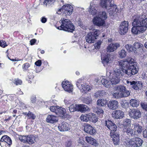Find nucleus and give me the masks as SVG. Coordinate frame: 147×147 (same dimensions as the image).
<instances>
[{"instance_id": "53", "label": "nucleus", "mask_w": 147, "mask_h": 147, "mask_svg": "<svg viewBox=\"0 0 147 147\" xmlns=\"http://www.w3.org/2000/svg\"><path fill=\"white\" fill-rule=\"evenodd\" d=\"M136 87L135 88L136 90L141 89L142 86V83L141 82H135Z\"/></svg>"}, {"instance_id": "37", "label": "nucleus", "mask_w": 147, "mask_h": 147, "mask_svg": "<svg viewBox=\"0 0 147 147\" xmlns=\"http://www.w3.org/2000/svg\"><path fill=\"white\" fill-rule=\"evenodd\" d=\"M124 130V131L126 132L129 136H132L134 135L135 134H134L133 129L129 127L127 129L126 128H125Z\"/></svg>"}, {"instance_id": "45", "label": "nucleus", "mask_w": 147, "mask_h": 147, "mask_svg": "<svg viewBox=\"0 0 147 147\" xmlns=\"http://www.w3.org/2000/svg\"><path fill=\"white\" fill-rule=\"evenodd\" d=\"M77 104H74L70 105L68 107L69 111L71 112H72L77 111L76 106H77Z\"/></svg>"}, {"instance_id": "16", "label": "nucleus", "mask_w": 147, "mask_h": 147, "mask_svg": "<svg viewBox=\"0 0 147 147\" xmlns=\"http://www.w3.org/2000/svg\"><path fill=\"white\" fill-rule=\"evenodd\" d=\"M106 126L111 131H115L117 127L116 125L111 121H105Z\"/></svg>"}, {"instance_id": "56", "label": "nucleus", "mask_w": 147, "mask_h": 147, "mask_svg": "<svg viewBox=\"0 0 147 147\" xmlns=\"http://www.w3.org/2000/svg\"><path fill=\"white\" fill-rule=\"evenodd\" d=\"M13 82L16 85H21L22 83L21 80L17 78L15 79L13 81Z\"/></svg>"}, {"instance_id": "47", "label": "nucleus", "mask_w": 147, "mask_h": 147, "mask_svg": "<svg viewBox=\"0 0 147 147\" xmlns=\"http://www.w3.org/2000/svg\"><path fill=\"white\" fill-rule=\"evenodd\" d=\"M90 120H91L92 122L93 123H95L98 121V118L96 115L93 113L90 114Z\"/></svg>"}, {"instance_id": "27", "label": "nucleus", "mask_w": 147, "mask_h": 147, "mask_svg": "<svg viewBox=\"0 0 147 147\" xmlns=\"http://www.w3.org/2000/svg\"><path fill=\"white\" fill-rule=\"evenodd\" d=\"M38 140V137L33 135H28L27 143L29 144H32L37 142Z\"/></svg>"}, {"instance_id": "46", "label": "nucleus", "mask_w": 147, "mask_h": 147, "mask_svg": "<svg viewBox=\"0 0 147 147\" xmlns=\"http://www.w3.org/2000/svg\"><path fill=\"white\" fill-rule=\"evenodd\" d=\"M28 136H19V139L20 141L24 142L26 143L27 141Z\"/></svg>"}, {"instance_id": "24", "label": "nucleus", "mask_w": 147, "mask_h": 147, "mask_svg": "<svg viewBox=\"0 0 147 147\" xmlns=\"http://www.w3.org/2000/svg\"><path fill=\"white\" fill-rule=\"evenodd\" d=\"M125 74L124 70L119 67H117L114 71L113 75L120 78Z\"/></svg>"}, {"instance_id": "13", "label": "nucleus", "mask_w": 147, "mask_h": 147, "mask_svg": "<svg viewBox=\"0 0 147 147\" xmlns=\"http://www.w3.org/2000/svg\"><path fill=\"white\" fill-rule=\"evenodd\" d=\"M97 9L98 8L96 5L93 2L91 3L89 9L90 13L92 15H98L100 12H98Z\"/></svg>"}, {"instance_id": "32", "label": "nucleus", "mask_w": 147, "mask_h": 147, "mask_svg": "<svg viewBox=\"0 0 147 147\" xmlns=\"http://www.w3.org/2000/svg\"><path fill=\"white\" fill-rule=\"evenodd\" d=\"M135 48L138 51L140 52H142L143 51V45L138 42H135L134 44Z\"/></svg>"}, {"instance_id": "19", "label": "nucleus", "mask_w": 147, "mask_h": 147, "mask_svg": "<svg viewBox=\"0 0 147 147\" xmlns=\"http://www.w3.org/2000/svg\"><path fill=\"white\" fill-rule=\"evenodd\" d=\"M110 136L113 139L115 145L118 144L119 142V135L117 132H111Z\"/></svg>"}, {"instance_id": "58", "label": "nucleus", "mask_w": 147, "mask_h": 147, "mask_svg": "<svg viewBox=\"0 0 147 147\" xmlns=\"http://www.w3.org/2000/svg\"><path fill=\"white\" fill-rule=\"evenodd\" d=\"M58 107V106H51L50 107V109L51 111L54 112L56 113V110Z\"/></svg>"}, {"instance_id": "11", "label": "nucleus", "mask_w": 147, "mask_h": 147, "mask_svg": "<svg viewBox=\"0 0 147 147\" xmlns=\"http://www.w3.org/2000/svg\"><path fill=\"white\" fill-rule=\"evenodd\" d=\"M128 29V22L126 21H123L121 23L119 26V32L121 34L124 35L127 32Z\"/></svg>"}, {"instance_id": "7", "label": "nucleus", "mask_w": 147, "mask_h": 147, "mask_svg": "<svg viewBox=\"0 0 147 147\" xmlns=\"http://www.w3.org/2000/svg\"><path fill=\"white\" fill-rule=\"evenodd\" d=\"M12 143L11 138L7 135L3 136L0 140V145L2 147H10Z\"/></svg>"}, {"instance_id": "26", "label": "nucleus", "mask_w": 147, "mask_h": 147, "mask_svg": "<svg viewBox=\"0 0 147 147\" xmlns=\"http://www.w3.org/2000/svg\"><path fill=\"white\" fill-rule=\"evenodd\" d=\"M133 125L134 127V134H141L143 130L142 127L138 123H134Z\"/></svg>"}, {"instance_id": "10", "label": "nucleus", "mask_w": 147, "mask_h": 147, "mask_svg": "<svg viewBox=\"0 0 147 147\" xmlns=\"http://www.w3.org/2000/svg\"><path fill=\"white\" fill-rule=\"evenodd\" d=\"M73 7L70 5L67 4L64 5L63 6L62 11L63 12V16H69L72 14L73 12Z\"/></svg>"}, {"instance_id": "60", "label": "nucleus", "mask_w": 147, "mask_h": 147, "mask_svg": "<svg viewBox=\"0 0 147 147\" xmlns=\"http://www.w3.org/2000/svg\"><path fill=\"white\" fill-rule=\"evenodd\" d=\"M54 0H45L44 1L43 3L45 6H47V4H51L52 2Z\"/></svg>"}, {"instance_id": "4", "label": "nucleus", "mask_w": 147, "mask_h": 147, "mask_svg": "<svg viewBox=\"0 0 147 147\" xmlns=\"http://www.w3.org/2000/svg\"><path fill=\"white\" fill-rule=\"evenodd\" d=\"M57 28L59 30H63L69 32H72L74 27L71 22L68 19L62 18L56 25Z\"/></svg>"}, {"instance_id": "42", "label": "nucleus", "mask_w": 147, "mask_h": 147, "mask_svg": "<svg viewBox=\"0 0 147 147\" xmlns=\"http://www.w3.org/2000/svg\"><path fill=\"white\" fill-rule=\"evenodd\" d=\"M23 114L24 115H26L28 117V119H34L36 117L35 115L30 111L28 113L27 112H24Z\"/></svg>"}, {"instance_id": "44", "label": "nucleus", "mask_w": 147, "mask_h": 147, "mask_svg": "<svg viewBox=\"0 0 147 147\" xmlns=\"http://www.w3.org/2000/svg\"><path fill=\"white\" fill-rule=\"evenodd\" d=\"M104 111L101 108H97L96 113L98 114L99 117L101 118L103 117L104 114Z\"/></svg>"}, {"instance_id": "15", "label": "nucleus", "mask_w": 147, "mask_h": 147, "mask_svg": "<svg viewBox=\"0 0 147 147\" xmlns=\"http://www.w3.org/2000/svg\"><path fill=\"white\" fill-rule=\"evenodd\" d=\"M84 129L86 133L92 135H95L96 132V129L89 124L85 125Z\"/></svg>"}, {"instance_id": "22", "label": "nucleus", "mask_w": 147, "mask_h": 147, "mask_svg": "<svg viewBox=\"0 0 147 147\" xmlns=\"http://www.w3.org/2000/svg\"><path fill=\"white\" fill-rule=\"evenodd\" d=\"M118 102L116 100H111L107 103V106L110 109L114 110L118 108Z\"/></svg>"}, {"instance_id": "57", "label": "nucleus", "mask_w": 147, "mask_h": 147, "mask_svg": "<svg viewBox=\"0 0 147 147\" xmlns=\"http://www.w3.org/2000/svg\"><path fill=\"white\" fill-rule=\"evenodd\" d=\"M102 43L101 40L98 41L96 43H95L94 45V47L95 49H99L100 47V46Z\"/></svg>"}, {"instance_id": "54", "label": "nucleus", "mask_w": 147, "mask_h": 147, "mask_svg": "<svg viewBox=\"0 0 147 147\" xmlns=\"http://www.w3.org/2000/svg\"><path fill=\"white\" fill-rule=\"evenodd\" d=\"M127 83L128 84H129L132 87L133 89L136 90V88H135L136 87V86L135 81H134L132 82H129L127 80Z\"/></svg>"}, {"instance_id": "50", "label": "nucleus", "mask_w": 147, "mask_h": 147, "mask_svg": "<svg viewBox=\"0 0 147 147\" xmlns=\"http://www.w3.org/2000/svg\"><path fill=\"white\" fill-rule=\"evenodd\" d=\"M30 66V64L28 63H26L22 65V69L24 71H26L28 70V68Z\"/></svg>"}, {"instance_id": "49", "label": "nucleus", "mask_w": 147, "mask_h": 147, "mask_svg": "<svg viewBox=\"0 0 147 147\" xmlns=\"http://www.w3.org/2000/svg\"><path fill=\"white\" fill-rule=\"evenodd\" d=\"M104 92V91L103 90L98 91L94 93V96L95 97L97 98L100 96H103V93Z\"/></svg>"}, {"instance_id": "2", "label": "nucleus", "mask_w": 147, "mask_h": 147, "mask_svg": "<svg viewBox=\"0 0 147 147\" xmlns=\"http://www.w3.org/2000/svg\"><path fill=\"white\" fill-rule=\"evenodd\" d=\"M144 18V16L140 15L134 19L132 23L133 27L131 29L133 33L136 35L146 31L147 29V18Z\"/></svg>"}, {"instance_id": "51", "label": "nucleus", "mask_w": 147, "mask_h": 147, "mask_svg": "<svg viewBox=\"0 0 147 147\" xmlns=\"http://www.w3.org/2000/svg\"><path fill=\"white\" fill-rule=\"evenodd\" d=\"M130 94L129 92L127 90L126 88L125 91L121 94V97H126L128 96Z\"/></svg>"}, {"instance_id": "33", "label": "nucleus", "mask_w": 147, "mask_h": 147, "mask_svg": "<svg viewBox=\"0 0 147 147\" xmlns=\"http://www.w3.org/2000/svg\"><path fill=\"white\" fill-rule=\"evenodd\" d=\"M107 102V100L104 98L99 99L97 102V105H98L103 107L106 106Z\"/></svg>"}, {"instance_id": "28", "label": "nucleus", "mask_w": 147, "mask_h": 147, "mask_svg": "<svg viewBox=\"0 0 147 147\" xmlns=\"http://www.w3.org/2000/svg\"><path fill=\"white\" fill-rule=\"evenodd\" d=\"M124 144L128 147H134V139L130 140L129 138L125 139Z\"/></svg>"}, {"instance_id": "52", "label": "nucleus", "mask_w": 147, "mask_h": 147, "mask_svg": "<svg viewBox=\"0 0 147 147\" xmlns=\"http://www.w3.org/2000/svg\"><path fill=\"white\" fill-rule=\"evenodd\" d=\"M113 97L116 98L118 99L122 98L121 94L119 92L117 91L114 92L113 94Z\"/></svg>"}, {"instance_id": "12", "label": "nucleus", "mask_w": 147, "mask_h": 147, "mask_svg": "<svg viewBox=\"0 0 147 147\" xmlns=\"http://www.w3.org/2000/svg\"><path fill=\"white\" fill-rule=\"evenodd\" d=\"M113 59V57L110 55H107L105 56L101 57L102 61L104 66L105 65L110 64L112 62Z\"/></svg>"}, {"instance_id": "48", "label": "nucleus", "mask_w": 147, "mask_h": 147, "mask_svg": "<svg viewBox=\"0 0 147 147\" xmlns=\"http://www.w3.org/2000/svg\"><path fill=\"white\" fill-rule=\"evenodd\" d=\"M91 33H92L93 36L94 37L96 40L97 38V37L99 34V31L98 30L94 29L93 30V32Z\"/></svg>"}, {"instance_id": "40", "label": "nucleus", "mask_w": 147, "mask_h": 147, "mask_svg": "<svg viewBox=\"0 0 147 147\" xmlns=\"http://www.w3.org/2000/svg\"><path fill=\"white\" fill-rule=\"evenodd\" d=\"M125 86H124L119 85L117 87L116 91L119 92L121 94L125 90Z\"/></svg>"}, {"instance_id": "43", "label": "nucleus", "mask_w": 147, "mask_h": 147, "mask_svg": "<svg viewBox=\"0 0 147 147\" xmlns=\"http://www.w3.org/2000/svg\"><path fill=\"white\" fill-rule=\"evenodd\" d=\"M119 57L121 58H124L126 56V52L124 49H122L119 52Z\"/></svg>"}, {"instance_id": "21", "label": "nucleus", "mask_w": 147, "mask_h": 147, "mask_svg": "<svg viewBox=\"0 0 147 147\" xmlns=\"http://www.w3.org/2000/svg\"><path fill=\"white\" fill-rule=\"evenodd\" d=\"M117 6L113 3L111 4L109 8L107 9L110 15L117 13L118 11Z\"/></svg>"}, {"instance_id": "14", "label": "nucleus", "mask_w": 147, "mask_h": 147, "mask_svg": "<svg viewBox=\"0 0 147 147\" xmlns=\"http://www.w3.org/2000/svg\"><path fill=\"white\" fill-rule=\"evenodd\" d=\"M112 117L115 119H121L124 117V113L121 110H117L113 112Z\"/></svg>"}, {"instance_id": "31", "label": "nucleus", "mask_w": 147, "mask_h": 147, "mask_svg": "<svg viewBox=\"0 0 147 147\" xmlns=\"http://www.w3.org/2000/svg\"><path fill=\"white\" fill-rule=\"evenodd\" d=\"M134 147H139L141 146L142 144V141L140 138L136 137L134 138Z\"/></svg>"}, {"instance_id": "1", "label": "nucleus", "mask_w": 147, "mask_h": 147, "mask_svg": "<svg viewBox=\"0 0 147 147\" xmlns=\"http://www.w3.org/2000/svg\"><path fill=\"white\" fill-rule=\"evenodd\" d=\"M119 64L121 67V68L124 70L125 74L128 76L134 75L138 72L136 63L132 58H128L125 60H121L119 61Z\"/></svg>"}, {"instance_id": "59", "label": "nucleus", "mask_w": 147, "mask_h": 147, "mask_svg": "<svg viewBox=\"0 0 147 147\" xmlns=\"http://www.w3.org/2000/svg\"><path fill=\"white\" fill-rule=\"evenodd\" d=\"M141 77L145 80V82L147 84V74L142 73V74Z\"/></svg>"}, {"instance_id": "41", "label": "nucleus", "mask_w": 147, "mask_h": 147, "mask_svg": "<svg viewBox=\"0 0 147 147\" xmlns=\"http://www.w3.org/2000/svg\"><path fill=\"white\" fill-rule=\"evenodd\" d=\"M131 120L129 119H124L122 125L124 127L129 126L131 125Z\"/></svg>"}, {"instance_id": "63", "label": "nucleus", "mask_w": 147, "mask_h": 147, "mask_svg": "<svg viewBox=\"0 0 147 147\" xmlns=\"http://www.w3.org/2000/svg\"><path fill=\"white\" fill-rule=\"evenodd\" d=\"M28 78L30 79H32L34 78V76L32 73H31L29 72H28Z\"/></svg>"}, {"instance_id": "20", "label": "nucleus", "mask_w": 147, "mask_h": 147, "mask_svg": "<svg viewBox=\"0 0 147 147\" xmlns=\"http://www.w3.org/2000/svg\"><path fill=\"white\" fill-rule=\"evenodd\" d=\"M58 127L60 131H68L70 129V125L66 123H63L59 124Z\"/></svg>"}, {"instance_id": "23", "label": "nucleus", "mask_w": 147, "mask_h": 147, "mask_svg": "<svg viewBox=\"0 0 147 147\" xmlns=\"http://www.w3.org/2000/svg\"><path fill=\"white\" fill-rule=\"evenodd\" d=\"M58 120V117L52 115H48L46 118V121L48 123H54L57 122Z\"/></svg>"}, {"instance_id": "3", "label": "nucleus", "mask_w": 147, "mask_h": 147, "mask_svg": "<svg viewBox=\"0 0 147 147\" xmlns=\"http://www.w3.org/2000/svg\"><path fill=\"white\" fill-rule=\"evenodd\" d=\"M106 75L109 77V81L106 79L105 76H102L100 78L101 82L105 87L110 88L112 87L113 84H116L119 82L120 78L113 75L109 71H107Z\"/></svg>"}, {"instance_id": "38", "label": "nucleus", "mask_w": 147, "mask_h": 147, "mask_svg": "<svg viewBox=\"0 0 147 147\" xmlns=\"http://www.w3.org/2000/svg\"><path fill=\"white\" fill-rule=\"evenodd\" d=\"M125 47L129 52L134 51L135 53H137L136 50L134 49L133 46L131 44H127L125 45Z\"/></svg>"}, {"instance_id": "30", "label": "nucleus", "mask_w": 147, "mask_h": 147, "mask_svg": "<svg viewBox=\"0 0 147 147\" xmlns=\"http://www.w3.org/2000/svg\"><path fill=\"white\" fill-rule=\"evenodd\" d=\"M87 142L91 144L96 146L97 144L96 140L91 136H86L85 138Z\"/></svg>"}, {"instance_id": "25", "label": "nucleus", "mask_w": 147, "mask_h": 147, "mask_svg": "<svg viewBox=\"0 0 147 147\" xmlns=\"http://www.w3.org/2000/svg\"><path fill=\"white\" fill-rule=\"evenodd\" d=\"M77 111L81 112H85L89 110L87 106L83 104H77L76 106Z\"/></svg>"}, {"instance_id": "39", "label": "nucleus", "mask_w": 147, "mask_h": 147, "mask_svg": "<svg viewBox=\"0 0 147 147\" xmlns=\"http://www.w3.org/2000/svg\"><path fill=\"white\" fill-rule=\"evenodd\" d=\"M130 104L133 107H137L139 105L138 101L135 99H131L130 100Z\"/></svg>"}, {"instance_id": "29", "label": "nucleus", "mask_w": 147, "mask_h": 147, "mask_svg": "<svg viewBox=\"0 0 147 147\" xmlns=\"http://www.w3.org/2000/svg\"><path fill=\"white\" fill-rule=\"evenodd\" d=\"M85 38L86 42L90 43H94L95 40V38L93 36V34L91 33H88Z\"/></svg>"}, {"instance_id": "62", "label": "nucleus", "mask_w": 147, "mask_h": 147, "mask_svg": "<svg viewBox=\"0 0 147 147\" xmlns=\"http://www.w3.org/2000/svg\"><path fill=\"white\" fill-rule=\"evenodd\" d=\"M41 61L40 60H38L35 62V64L37 66H40L41 65Z\"/></svg>"}, {"instance_id": "34", "label": "nucleus", "mask_w": 147, "mask_h": 147, "mask_svg": "<svg viewBox=\"0 0 147 147\" xmlns=\"http://www.w3.org/2000/svg\"><path fill=\"white\" fill-rule=\"evenodd\" d=\"M65 113L66 110L64 108L58 106V107L56 110V113L57 114L61 116L63 115Z\"/></svg>"}, {"instance_id": "61", "label": "nucleus", "mask_w": 147, "mask_h": 147, "mask_svg": "<svg viewBox=\"0 0 147 147\" xmlns=\"http://www.w3.org/2000/svg\"><path fill=\"white\" fill-rule=\"evenodd\" d=\"M141 105L142 109L147 111V104L146 103H142L141 104Z\"/></svg>"}, {"instance_id": "18", "label": "nucleus", "mask_w": 147, "mask_h": 147, "mask_svg": "<svg viewBox=\"0 0 147 147\" xmlns=\"http://www.w3.org/2000/svg\"><path fill=\"white\" fill-rule=\"evenodd\" d=\"M120 46V45L119 43H111L108 45L107 48V52H113L116 50Z\"/></svg>"}, {"instance_id": "17", "label": "nucleus", "mask_w": 147, "mask_h": 147, "mask_svg": "<svg viewBox=\"0 0 147 147\" xmlns=\"http://www.w3.org/2000/svg\"><path fill=\"white\" fill-rule=\"evenodd\" d=\"M112 2V0H100V4L102 8L107 10L109 8Z\"/></svg>"}, {"instance_id": "36", "label": "nucleus", "mask_w": 147, "mask_h": 147, "mask_svg": "<svg viewBox=\"0 0 147 147\" xmlns=\"http://www.w3.org/2000/svg\"><path fill=\"white\" fill-rule=\"evenodd\" d=\"M82 101L83 102L89 104L92 102V99L90 95H89L87 97H84L82 99Z\"/></svg>"}, {"instance_id": "35", "label": "nucleus", "mask_w": 147, "mask_h": 147, "mask_svg": "<svg viewBox=\"0 0 147 147\" xmlns=\"http://www.w3.org/2000/svg\"><path fill=\"white\" fill-rule=\"evenodd\" d=\"M90 114H83L80 116V119L82 121L87 122L90 120Z\"/></svg>"}, {"instance_id": "9", "label": "nucleus", "mask_w": 147, "mask_h": 147, "mask_svg": "<svg viewBox=\"0 0 147 147\" xmlns=\"http://www.w3.org/2000/svg\"><path fill=\"white\" fill-rule=\"evenodd\" d=\"M61 85L65 91L69 93L72 92L73 86L71 82L67 81H64L62 82Z\"/></svg>"}, {"instance_id": "8", "label": "nucleus", "mask_w": 147, "mask_h": 147, "mask_svg": "<svg viewBox=\"0 0 147 147\" xmlns=\"http://www.w3.org/2000/svg\"><path fill=\"white\" fill-rule=\"evenodd\" d=\"M129 115L133 119H137L141 117L142 113L140 110L136 109L131 110L129 111Z\"/></svg>"}, {"instance_id": "5", "label": "nucleus", "mask_w": 147, "mask_h": 147, "mask_svg": "<svg viewBox=\"0 0 147 147\" xmlns=\"http://www.w3.org/2000/svg\"><path fill=\"white\" fill-rule=\"evenodd\" d=\"M107 18L106 13L103 11L100 12L98 15H97L92 19L93 24L95 26H105V19Z\"/></svg>"}, {"instance_id": "55", "label": "nucleus", "mask_w": 147, "mask_h": 147, "mask_svg": "<svg viewBox=\"0 0 147 147\" xmlns=\"http://www.w3.org/2000/svg\"><path fill=\"white\" fill-rule=\"evenodd\" d=\"M7 46L6 42L5 41L2 40H0V46L1 47L3 48H5Z\"/></svg>"}, {"instance_id": "6", "label": "nucleus", "mask_w": 147, "mask_h": 147, "mask_svg": "<svg viewBox=\"0 0 147 147\" xmlns=\"http://www.w3.org/2000/svg\"><path fill=\"white\" fill-rule=\"evenodd\" d=\"M76 85L81 92L84 94L87 93L92 88L91 86L84 82L83 79H79L76 82Z\"/></svg>"}, {"instance_id": "64", "label": "nucleus", "mask_w": 147, "mask_h": 147, "mask_svg": "<svg viewBox=\"0 0 147 147\" xmlns=\"http://www.w3.org/2000/svg\"><path fill=\"white\" fill-rule=\"evenodd\" d=\"M143 135L144 138H147V126L146 129L143 131Z\"/></svg>"}]
</instances>
